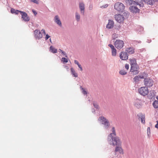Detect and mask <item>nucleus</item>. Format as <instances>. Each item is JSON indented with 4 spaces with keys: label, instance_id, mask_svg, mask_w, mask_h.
Returning <instances> with one entry per match:
<instances>
[{
    "label": "nucleus",
    "instance_id": "19",
    "mask_svg": "<svg viewBox=\"0 0 158 158\" xmlns=\"http://www.w3.org/2000/svg\"><path fill=\"white\" fill-rule=\"evenodd\" d=\"M148 89H138V92L142 95L145 96L147 95L148 93Z\"/></svg>",
    "mask_w": 158,
    "mask_h": 158
},
{
    "label": "nucleus",
    "instance_id": "7",
    "mask_svg": "<svg viewBox=\"0 0 158 158\" xmlns=\"http://www.w3.org/2000/svg\"><path fill=\"white\" fill-rule=\"evenodd\" d=\"M147 76V74L145 73H143L139 75L135 76L133 78L134 81L136 82H138L139 81L140 79L144 78Z\"/></svg>",
    "mask_w": 158,
    "mask_h": 158
},
{
    "label": "nucleus",
    "instance_id": "25",
    "mask_svg": "<svg viewBox=\"0 0 158 158\" xmlns=\"http://www.w3.org/2000/svg\"><path fill=\"white\" fill-rule=\"evenodd\" d=\"M71 73L73 76L75 77H78V75L77 73H76L74 69L73 68H71L70 69Z\"/></svg>",
    "mask_w": 158,
    "mask_h": 158
},
{
    "label": "nucleus",
    "instance_id": "48",
    "mask_svg": "<svg viewBox=\"0 0 158 158\" xmlns=\"http://www.w3.org/2000/svg\"><path fill=\"white\" fill-rule=\"evenodd\" d=\"M92 8V6H90L89 7V8L90 9V10Z\"/></svg>",
    "mask_w": 158,
    "mask_h": 158
},
{
    "label": "nucleus",
    "instance_id": "30",
    "mask_svg": "<svg viewBox=\"0 0 158 158\" xmlns=\"http://www.w3.org/2000/svg\"><path fill=\"white\" fill-rule=\"evenodd\" d=\"M118 37V35L115 33L113 34L112 35V38L114 40Z\"/></svg>",
    "mask_w": 158,
    "mask_h": 158
},
{
    "label": "nucleus",
    "instance_id": "51",
    "mask_svg": "<svg viewBox=\"0 0 158 158\" xmlns=\"http://www.w3.org/2000/svg\"><path fill=\"white\" fill-rule=\"evenodd\" d=\"M157 2H158V0H155Z\"/></svg>",
    "mask_w": 158,
    "mask_h": 158
},
{
    "label": "nucleus",
    "instance_id": "27",
    "mask_svg": "<svg viewBox=\"0 0 158 158\" xmlns=\"http://www.w3.org/2000/svg\"><path fill=\"white\" fill-rule=\"evenodd\" d=\"M144 2L145 3L150 5H153V3L154 2V1H152V0H144Z\"/></svg>",
    "mask_w": 158,
    "mask_h": 158
},
{
    "label": "nucleus",
    "instance_id": "1",
    "mask_svg": "<svg viewBox=\"0 0 158 158\" xmlns=\"http://www.w3.org/2000/svg\"><path fill=\"white\" fill-rule=\"evenodd\" d=\"M111 133L108 135L107 140L108 143L110 145H114L120 143V139L116 136L115 130L114 127H113L111 130Z\"/></svg>",
    "mask_w": 158,
    "mask_h": 158
},
{
    "label": "nucleus",
    "instance_id": "4",
    "mask_svg": "<svg viewBox=\"0 0 158 158\" xmlns=\"http://www.w3.org/2000/svg\"><path fill=\"white\" fill-rule=\"evenodd\" d=\"M114 8L118 11L123 12L125 8V6L122 3L117 2L114 4Z\"/></svg>",
    "mask_w": 158,
    "mask_h": 158
},
{
    "label": "nucleus",
    "instance_id": "41",
    "mask_svg": "<svg viewBox=\"0 0 158 158\" xmlns=\"http://www.w3.org/2000/svg\"><path fill=\"white\" fill-rule=\"evenodd\" d=\"M78 65V67H79V68L80 69V70L81 71H82L83 69H82V67H81V64H78V65Z\"/></svg>",
    "mask_w": 158,
    "mask_h": 158
},
{
    "label": "nucleus",
    "instance_id": "40",
    "mask_svg": "<svg viewBox=\"0 0 158 158\" xmlns=\"http://www.w3.org/2000/svg\"><path fill=\"white\" fill-rule=\"evenodd\" d=\"M82 92L83 94L84 95L87 94V91L85 90V89H82Z\"/></svg>",
    "mask_w": 158,
    "mask_h": 158
},
{
    "label": "nucleus",
    "instance_id": "37",
    "mask_svg": "<svg viewBox=\"0 0 158 158\" xmlns=\"http://www.w3.org/2000/svg\"><path fill=\"white\" fill-rule=\"evenodd\" d=\"M31 1L37 4L39 3L38 1L37 0H31Z\"/></svg>",
    "mask_w": 158,
    "mask_h": 158
},
{
    "label": "nucleus",
    "instance_id": "8",
    "mask_svg": "<svg viewBox=\"0 0 158 158\" xmlns=\"http://www.w3.org/2000/svg\"><path fill=\"white\" fill-rule=\"evenodd\" d=\"M121 141L120 140V143L119 144H117L114 145H112L113 146H116L115 151V152H118L120 154H124L123 150V148L121 147Z\"/></svg>",
    "mask_w": 158,
    "mask_h": 158
},
{
    "label": "nucleus",
    "instance_id": "12",
    "mask_svg": "<svg viewBox=\"0 0 158 158\" xmlns=\"http://www.w3.org/2000/svg\"><path fill=\"white\" fill-rule=\"evenodd\" d=\"M128 55L126 52H121L120 53V58L122 60H126L128 59Z\"/></svg>",
    "mask_w": 158,
    "mask_h": 158
},
{
    "label": "nucleus",
    "instance_id": "35",
    "mask_svg": "<svg viewBox=\"0 0 158 158\" xmlns=\"http://www.w3.org/2000/svg\"><path fill=\"white\" fill-rule=\"evenodd\" d=\"M21 12H22V11H20L18 10H16V11H15V12L14 14H15L16 15H17L19 14V12H20L21 14Z\"/></svg>",
    "mask_w": 158,
    "mask_h": 158
},
{
    "label": "nucleus",
    "instance_id": "22",
    "mask_svg": "<svg viewBox=\"0 0 158 158\" xmlns=\"http://www.w3.org/2000/svg\"><path fill=\"white\" fill-rule=\"evenodd\" d=\"M79 7L81 10V13L83 15L84 13L85 5L83 3H80Z\"/></svg>",
    "mask_w": 158,
    "mask_h": 158
},
{
    "label": "nucleus",
    "instance_id": "17",
    "mask_svg": "<svg viewBox=\"0 0 158 158\" xmlns=\"http://www.w3.org/2000/svg\"><path fill=\"white\" fill-rule=\"evenodd\" d=\"M22 18L25 21H28L30 20V19L27 16V14L25 12L22 11L21 12Z\"/></svg>",
    "mask_w": 158,
    "mask_h": 158
},
{
    "label": "nucleus",
    "instance_id": "20",
    "mask_svg": "<svg viewBox=\"0 0 158 158\" xmlns=\"http://www.w3.org/2000/svg\"><path fill=\"white\" fill-rule=\"evenodd\" d=\"M54 21L59 26H61V22L58 15H56L54 17Z\"/></svg>",
    "mask_w": 158,
    "mask_h": 158
},
{
    "label": "nucleus",
    "instance_id": "52",
    "mask_svg": "<svg viewBox=\"0 0 158 158\" xmlns=\"http://www.w3.org/2000/svg\"><path fill=\"white\" fill-rule=\"evenodd\" d=\"M50 41H51V39H50Z\"/></svg>",
    "mask_w": 158,
    "mask_h": 158
},
{
    "label": "nucleus",
    "instance_id": "10",
    "mask_svg": "<svg viewBox=\"0 0 158 158\" xmlns=\"http://www.w3.org/2000/svg\"><path fill=\"white\" fill-rule=\"evenodd\" d=\"M156 93L155 90L153 89H150L149 91L148 90V93L147 95L148 98L152 99L154 97Z\"/></svg>",
    "mask_w": 158,
    "mask_h": 158
},
{
    "label": "nucleus",
    "instance_id": "50",
    "mask_svg": "<svg viewBox=\"0 0 158 158\" xmlns=\"http://www.w3.org/2000/svg\"><path fill=\"white\" fill-rule=\"evenodd\" d=\"M92 112H95V110H92Z\"/></svg>",
    "mask_w": 158,
    "mask_h": 158
},
{
    "label": "nucleus",
    "instance_id": "43",
    "mask_svg": "<svg viewBox=\"0 0 158 158\" xmlns=\"http://www.w3.org/2000/svg\"><path fill=\"white\" fill-rule=\"evenodd\" d=\"M42 32L44 34V35H46V32L44 29H42L41 30Z\"/></svg>",
    "mask_w": 158,
    "mask_h": 158
},
{
    "label": "nucleus",
    "instance_id": "33",
    "mask_svg": "<svg viewBox=\"0 0 158 158\" xmlns=\"http://www.w3.org/2000/svg\"><path fill=\"white\" fill-rule=\"evenodd\" d=\"M147 135L149 137L150 135V127H148L147 128Z\"/></svg>",
    "mask_w": 158,
    "mask_h": 158
},
{
    "label": "nucleus",
    "instance_id": "15",
    "mask_svg": "<svg viewBox=\"0 0 158 158\" xmlns=\"http://www.w3.org/2000/svg\"><path fill=\"white\" fill-rule=\"evenodd\" d=\"M135 6L133 5V6H131L130 7V10L131 12L133 13H139L140 10Z\"/></svg>",
    "mask_w": 158,
    "mask_h": 158
},
{
    "label": "nucleus",
    "instance_id": "47",
    "mask_svg": "<svg viewBox=\"0 0 158 158\" xmlns=\"http://www.w3.org/2000/svg\"><path fill=\"white\" fill-rule=\"evenodd\" d=\"M107 6H108V5L107 4H106L104 6H102V7L103 8H105L107 7Z\"/></svg>",
    "mask_w": 158,
    "mask_h": 158
},
{
    "label": "nucleus",
    "instance_id": "2",
    "mask_svg": "<svg viewBox=\"0 0 158 158\" xmlns=\"http://www.w3.org/2000/svg\"><path fill=\"white\" fill-rule=\"evenodd\" d=\"M135 1L131 0H126V3L130 5H139V7H143V3L144 0H135Z\"/></svg>",
    "mask_w": 158,
    "mask_h": 158
},
{
    "label": "nucleus",
    "instance_id": "38",
    "mask_svg": "<svg viewBox=\"0 0 158 158\" xmlns=\"http://www.w3.org/2000/svg\"><path fill=\"white\" fill-rule=\"evenodd\" d=\"M125 68L128 70L129 69V65L128 64H125Z\"/></svg>",
    "mask_w": 158,
    "mask_h": 158
},
{
    "label": "nucleus",
    "instance_id": "13",
    "mask_svg": "<svg viewBox=\"0 0 158 158\" xmlns=\"http://www.w3.org/2000/svg\"><path fill=\"white\" fill-rule=\"evenodd\" d=\"M142 101L139 99H136L134 101V105L138 108H140L142 106Z\"/></svg>",
    "mask_w": 158,
    "mask_h": 158
},
{
    "label": "nucleus",
    "instance_id": "42",
    "mask_svg": "<svg viewBox=\"0 0 158 158\" xmlns=\"http://www.w3.org/2000/svg\"><path fill=\"white\" fill-rule=\"evenodd\" d=\"M50 37V36L48 35V34H47L46 35V37H45V40H48L49 37Z\"/></svg>",
    "mask_w": 158,
    "mask_h": 158
},
{
    "label": "nucleus",
    "instance_id": "34",
    "mask_svg": "<svg viewBox=\"0 0 158 158\" xmlns=\"http://www.w3.org/2000/svg\"><path fill=\"white\" fill-rule=\"evenodd\" d=\"M93 106L96 109H99V106L95 102H93Z\"/></svg>",
    "mask_w": 158,
    "mask_h": 158
},
{
    "label": "nucleus",
    "instance_id": "23",
    "mask_svg": "<svg viewBox=\"0 0 158 158\" xmlns=\"http://www.w3.org/2000/svg\"><path fill=\"white\" fill-rule=\"evenodd\" d=\"M129 60L130 62L131 66V65H134L135 64H137L136 60L135 58H133L132 59H130Z\"/></svg>",
    "mask_w": 158,
    "mask_h": 158
},
{
    "label": "nucleus",
    "instance_id": "28",
    "mask_svg": "<svg viewBox=\"0 0 158 158\" xmlns=\"http://www.w3.org/2000/svg\"><path fill=\"white\" fill-rule=\"evenodd\" d=\"M50 50L51 52L53 53H56L57 52V50L52 46H51L50 48Z\"/></svg>",
    "mask_w": 158,
    "mask_h": 158
},
{
    "label": "nucleus",
    "instance_id": "18",
    "mask_svg": "<svg viewBox=\"0 0 158 158\" xmlns=\"http://www.w3.org/2000/svg\"><path fill=\"white\" fill-rule=\"evenodd\" d=\"M126 51L127 53L131 54L135 52V49L133 47L127 48H126Z\"/></svg>",
    "mask_w": 158,
    "mask_h": 158
},
{
    "label": "nucleus",
    "instance_id": "32",
    "mask_svg": "<svg viewBox=\"0 0 158 158\" xmlns=\"http://www.w3.org/2000/svg\"><path fill=\"white\" fill-rule=\"evenodd\" d=\"M120 74L122 75H124L127 73V72L123 70H121L119 72Z\"/></svg>",
    "mask_w": 158,
    "mask_h": 158
},
{
    "label": "nucleus",
    "instance_id": "11",
    "mask_svg": "<svg viewBox=\"0 0 158 158\" xmlns=\"http://www.w3.org/2000/svg\"><path fill=\"white\" fill-rule=\"evenodd\" d=\"M34 33L36 39L39 40L42 38V34L39 30H35L34 31Z\"/></svg>",
    "mask_w": 158,
    "mask_h": 158
},
{
    "label": "nucleus",
    "instance_id": "6",
    "mask_svg": "<svg viewBox=\"0 0 158 158\" xmlns=\"http://www.w3.org/2000/svg\"><path fill=\"white\" fill-rule=\"evenodd\" d=\"M114 46L118 49L122 48L124 46V42L121 40H116L114 42Z\"/></svg>",
    "mask_w": 158,
    "mask_h": 158
},
{
    "label": "nucleus",
    "instance_id": "46",
    "mask_svg": "<svg viewBox=\"0 0 158 158\" xmlns=\"http://www.w3.org/2000/svg\"><path fill=\"white\" fill-rule=\"evenodd\" d=\"M32 12H33L34 13V14L35 15H37V12L35 11L34 10H32Z\"/></svg>",
    "mask_w": 158,
    "mask_h": 158
},
{
    "label": "nucleus",
    "instance_id": "31",
    "mask_svg": "<svg viewBox=\"0 0 158 158\" xmlns=\"http://www.w3.org/2000/svg\"><path fill=\"white\" fill-rule=\"evenodd\" d=\"M61 61L64 63H67L68 62V60L64 57H63L61 60Z\"/></svg>",
    "mask_w": 158,
    "mask_h": 158
},
{
    "label": "nucleus",
    "instance_id": "49",
    "mask_svg": "<svg viewBox=\"0 0 158 158\" xmlns=\"http://www.w3.org/2000/svg\"><path fill=\"white\" fill-rule=\"evenodd\" d=\"M156 99L158 100V96L156 97Z\"/></svg>",
    "mask_w": 158,
    "mask_h": 158
},
{
    "label": "nucleus",
    "instance_id": "21",
    "mask_svg": "<svg viewBox=\"0 0 158 158\" xmlns=\"http://www.w3.org/2000/svg\"><path fill=\"white\" fill-rule=\"evenodd\" d=\"M114 22L113 21L109 20V22L106 26V27L108 29H110L113 27Z\"/></svg>",
    "mask_w": 158,
    "mask_h": 158
},
{
    "label": "nucleus",
    "instance_id": "3",
    "mask_svg": "<svg viewBox=\"0 0 158 158\" xmlns=\"http://www.w3.org/2000/svg\"><path fill=\"white\" fill-rule=\"evenodd\" d=\"M98 120L100 121L102 123L104 127L106 129H108L109 127L110 124L109 121L103 116L100 117Z\"/></svg>",
    "mask_w": 158,
    "mask_h": 158
},
{
    "label": "nucleus",
    "instance_id": "29",
    "mask_svg": "<svg viewBox=\"0 0 158 158\" xmlns=\"http://www.w3.org/2000/svg\"><path fill=\"white\" fill-rule=\"evenodd\" d=\"M76 18L77 21H78L80 19V16L77 13H76Z\"/></svg>",
    "mask_w": 158,
    "mask_h": 158
},
{
    "label": "nucleus",
    "instance_id": "5",
    "mask_svg": "<svg viewBox=\"0 0 158 158\" xmlns=\"http://www.w3.org/2000/svg\"><path fill=\"white\" fill-rule=\"evenodd\" d=\"M144 85L147 88H150L154 84L153 81L149 78L144 77Z\"/></svg>",
    "mask_w": 158,
    "mask_h": 158
},
{
    "label": "nucleus",
    "instance_id": "44",
    "mask_svg": "<svg viewBox=\"0 0 158 158\" xmlns=\"http://www.w3.org/2000/svg\"><path fill=\"white\" fill-rule=\"evenodd\" d=\"M74 63L75 64H76L77 65H78V64H79L78 61L77 60H74Z\"/></svg>",
    "mask_w": 158,
    "mask_h": 158
},
{
    "label": "nucleus",
    "instance_id": "16",
    "mask_svg": "<svg viewBox=\"0 0 158 158\" xmlns=\"http://www.w3.org/2000/svg\"><path fill=\"white\" fill-rule=\"evenodd\" d=\"M108 46L110 47L111 49L112 55L113 56H115L117 54V50L114 46L112 44H109Z\"/></svg>",
    "mask_w": 158,
    "mask_h": 158
},
{
    "label": "nucleus",
    "instance_id": "53",
    "mask_svg": "<svg viewBox=\"0 0 158 158\" xmlns=\"http://www.w3.org/2000/svg\"><path fill=\"white\" fill-rule=\"evenodd\" d=\"M66 56V57H67V56Z\"/></svg>",
    "mask_w": 158,
    "mask_h": 158
},
{
    "label": "nucleus",
    "instance_id": "45",
    "mask_svg": "<svg viewBox=\"0 0 158 158\" xmlns=\"http://www.w3.org/2000/svg\"><path fill=\"white\" fill-rule=\"evenodd\" d=\"M157 123L155 125V127L158 129V121H157Z\"/></svg>",
    "mask_w": 158,
    "mask_h": 158
},
{
    "label": "nucleus",
    "instance_id": "24",
    "mask_svg": "<svg viewBox=\"0 0 158 158\" xmlns=\"http://www.w3.org/2000/svg\"><path fill=\"white\" fill-rule=\"evenodd\" d=\"M139 117L141 119V123L144 124L145 123V116L142 114H139Z\"/></svg>",
    "mask_w": 158,
    "mask_h": 158
},
{
    "label": "nucleus",
    "instance_id": "36",
    "mask_svg": "<svg viewBox=\"0 0 158 158\" xmlns=\"http://www.w3.org/2000/svg\"><path fill=\"white\" fill-rule=\"evenodd\" d=\"M15 11H16V10L15 9H13V8H12L11 10L10 11H11V13H12V14H14Z\"/></svg>",
    "mask_w": 158,
    "mask_h": 158
},
{
    "label": "nucleus",
    "instance_id": "26",
    "mask_svg": "<svg viewBox=\"0 0 158 158\" xmlns=\"http://www.w3.org/2000/svg\"><path fill=\"white\" fill-rule=\"evenodd\" d=\"M153 106L155 108H158V101L155 100L152 103Z\"/></svg>",
    "mask_w": 158,
    "mask_h": 158
},
{
    "label": "nucleus",
    "instance_id": "9",
    "mask_svg": "<svg viewBox=\"0 0 158 158\" xmlns=\"http://www.w3.org/2000/svg\"><path fill=\"white\" fill-rule=\"evenodd\" d=\"M114 18L119 23L123 22L124 20L123 16L120 14L115 15Z\"/></svg>",
    "mask_w": 158,
    "mask_h": 158
},
{
    "label": "nucleus",
    "instance_id": "39",
    "mask_svg": "<svg viewBox=\"0 0 158 158\" xmlns=\"http://www.w3.org/2000/svg\"><path fill=\"white\" fill-rule=\"evenodd\" d=\"M59 50L60 52H61V53L63 54L64 55H66L65 53L62 50H61V49H59Z\"/></svg>",
    "mask_w": 158,
    "mask_h": 158
},
{
    "label": "nucleus",
    "instance_id": "14",
    "mask_svg": "<svg viewBox=\"0 0 158 158\" xmlns=\"http://www.w3.org/2000/svg\"><path fill=\"white\" fill-rule=\"evenodd\" d=\"M139 69V66L137 64H135L134 65H131V71L132 72H136V74H138L139 73V72L138 71Z\"/></svg>",
    "mask_w": 158,
    "mask_h": 158
}]
</instances>
